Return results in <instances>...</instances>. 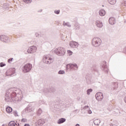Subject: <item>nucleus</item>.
I'll return each instance as SVG.
<instances>
[{"mask_svg": "<svg viewBox=\"0 0 126 126\" xmlns=\"http://www.w3.org/2000/svg\"><path fill=\"white\" fill-rule=\"evenodd\" d=\"M92 91H93L92 89H89V90L87 91V94H88V95H89V94H90V92H92Z\"/></svg>", "mask_w": 126, "mask_h": 126, "instance_id": "6ab92c4d", "label": "nucleus"}, {"mask_svg": "<svg viewBox=\"0 0 126 126\" xmlns=\"http://www.w3.org/2000/svg\"><path fill=\"white\" fill-rule=\"evenodd\" d=\"M37 51V47L36 46H31L28 49V54H32V53H35Z\"/></svg>", "mask_w": 126, "mask_h": 126, "instance_id": "39448f33", "label": "nucleus"}, {"mask_svg": "<svg viewBox=\"0 0 126 126\" xmlns=\"http://www.w3.org/2000/svg\"><path fill=\"white\" fill-rule=\"evenodd\" d=\"M95 25H96L97 27H98V28H102V27H103V23L99 21H96L95 22Z\"/></svg>", "mask_w": 126, "mask_h": 126, "instance_id": "1a4fd4ad", "label": "nucleus"}, {"mask_svg": "<svg viewBox=\"0 0 126 126\" xmlns=\"http://www.w3.org/2000/svg\"><path fill=\"white\" fill-rule=\"evenodd\" d=\"M117 2V1L116 0H109V3L110 4H115V3Z\"/></svg>", "mask_w": 126, "mask_h": 126, "instance_id": "f3484780", "label": "nucleus"}, {"mask_svg": "<svg viewBox=\"0 0 126 126\" xmlns=\"http://www.w3.org/2000/svg\"><path fill=\"white\" fill-rule=\"evenodd\" d=\"M6 111L7 113H11L12 112V108L10 107H8L6 108Z\"/></svg>", "mask_w": 126, "mask_h": 126, "instance_id": "dca6fc26", "label": "nucleus"}, {"mask_svg": "<svg viewBox=\"0 0 126 126\" xmlns=\"http://www.w3.org/2000/svg\"><path fill=\"white\" fill-rule=\"evenodd\" d=\"M43 62H44L45 63H48L50 64V63H53V59L49 58L48 57V56L45 55L43 58Z\"/></svg>", "mask_w": 126, "mask_h": 126, "instance_id": "20e7f679", "label": "nucleus"}, {"mask_svg": "<svg viewBox=\"0 0 126 126\" xmlns=\"http://www.w3.org/2000/svg\"><path fill=\"white\" fill-rule=\"evenodd\" d=\"M21 122H22V123H26V122H27V119L25 118H23L21 120Z\"/></svg>", "mask_w": 126, "mask_h": 126, "instance_id": "412c9836", "label": "nucleus"}, {"mask_svg": "<svg viewBox=\"0 0 126 126\" xmlns=\"http://www.w3.org/2000/svg\"><path fill=\"white\" fill-rule=\"evenodd\" d=\"M67 52V54H68L69 56H71V55H72V51L70 50H68Z\"/></svg>", "mask_w": 126, "mask_h": 126, "instance_id": "a211bd4d", "label": "nucleus"}, {"mask_svg": "<svg viewBox=\"0 0 126 126\" xmlns=\"http://www.w3.org/2000/svg\"><path fill=\"white\" fill-rule=\"evenodd\" d=\"M0 65L1 66V67H2V66H4V65H5V64H3V63H0Z\"/></svg>", "mask_w": 126, "mask_h": 126, "instance_id": "b1692460", "label": "nucleus"}, {"mask_svg": "<svg viewBox=\"0 0 126 126\" xmlns=\"http://www.w3.org/2000/svg\"><path fill=\"white\" fill-rule=\"evenodd\" d=\"M73 66L77 68V65L76 64H69L67 65V67L71 68V67H73Z\"/></svg>", "mask_w": 126, "mask_h": 126, "instance_id": "2eb2a0df", "label": "nucleus"}, {"mask_svg": "<svg viewBox=\"0 0 126 126\" xmlns=\"http://www.w3.org/2000/svg\"><path fill=\"white\" fill-rule=\"evenodd\" d=\"M101 44V39L98 37H94L92 41V44L94 47H98Z\"/></svg>", "mask_w": 126, "mask_h": 126, "instance_id": "f03ea898", "label": "nucleus"}, {"mask_svg": "<svg viewBox=\"0 0 126 126\" xmlns=\"http://www.w3.org/2000/svg\"><path fill=\"white\" fill-rule=\"evenodd\" d=\"M76 126H80L79 124L76 125Z\"/></svg>", "mask_w": 126, "mask_h": 126, "instance_id": "c85d7f7f", "label": "nucleus"}, {"mask_svg": "<svg viewBox=\"0 0 126 126\" xmlns=\"http://www.w3.org/2000/svg\"><path fill=\"white\" fill-rule=\"evenodd\" d=\"M65 121V119L61 118L58 121V123L60 125L61 124H63V123H64Z\"/></svg>", "mask_w": 126, "mask_h": 126, "instance_id": "4468645a", "label": "nucleus"}, {"mask_svg": "<svg viewBox=\"0 0 126 126\" xmlns=\"http://www.w3.org/2000/svg\"><path fill=\"white\" fill-rule=\"evenodd\" d=\"M40 122H42V120H39L38 121V125H42V124H43V123H40Z\"/></svg>", "mask_w": 126, "mask_h": 126, "instance_id": "393cba45", "label": "nucleus"}, {"mask_svg": "<svg viewBox=\"0 0 126 126\" xmlns=\"http://www.w3.org/2000/svg\"><path fill=\"white\" fill-rule=\"evenodd\" d=\"M13 60V58H11V59H8V63H11V62H12Z\"/></svg>", "mask_w": 126, "mask_h": 126, "instance_id": "5701e85b", "label": "nucleus"}, {"mask_svg": "<svg viewBox=\"0 0 126 126\" xmlns=\"http://www.w3.org/2000/svg\"><path fill=\"white\" fill-rule=\"evenodd\" d=\"M17 122H15L14 121H11L8 125V126H19V123H17Z\"/></svg>", "mask_w": 126, "mask_h": 126, "instance_id": "6e6552de", "label": "nucleus"}, {"mask_svg": "<svg viewBox=\"0 0 126 126\" xmlns=\"http://www.w3.org/2000/svg\"><path fill=\"white\" fill-rule=\"evenodd\" d=\"M100 123H101V121H100V120H99V119H95V120H94V124L95 126H99V125H100Z\"/></svg>", "mask_w": 126, "mask_h": 126, "instance_id": "f8f14e48", "label": "nucleus"}, {"mask_svg": "<svg viewBox=\"0 0 126 126\" xmlns=\"http://www.w3.org/2000/svg\"><path fill=\"white\" fill-rule=\"evenodd\" d=\"M89 114H92V111H91V110H89Z\"/></svg>", "mask_w": 126, "mask_h": 126, "instance_id": "a878e982", "label": "nucleus"}, {"mask_svg": "<svg viewBox=\"0 0 126 126\" xmlns=\"http://www.w3.org/2000/svg\"><path fill=\"white\" fill-rule=\"evenodd\" d=\"M55 52L58 56H63L65 54V50L63 47H58V48L55 49Z\"/></svg>", "mask_w": 126, "mask_h": 126, "instance_id": "f257e3e1", "label": "nucleus"}, {"mask_svg": "<svg viewBox=\"0 0 126 126\" xmlns=\"http://www.w3.org/2000/svg\"><path fill=\"white\" fill-rule=\"evenodd\" d=\"M2 126H4L3 125Z\"/></svg>", "mask_w": 126, "mask_h": 126, "instance_id": "c756f323", "label": "nucleus"}, {"mask_svg": "<svg viewBox=\"0 0 126 126\" xmlns=\"http://www.w3.org/2000/svg\"><path fill=\"white\" fill-rule=\"evenodd\" d=\"M125 101L126 103V96L125 97Z\"/></svg>", "mask_w": 126, "mask_h": 126, "instance_id": "cd10ccee", "label": "nucleus"}, {"mask_svg": "<svg viewBox=\"0 0 126 126\" xmlns=\"http://www.w3.org/2000/svg\"><path fill=\"white\" fill-rule=\"evenodd\" d=\"M0 40L1 41H2L3 42H6L7 40H8V37L4 35H2L0 36Z\"/></svg>", "mask_w": 126, "mask_h": 126, "instance_id": "9d476101", "label": "nucleus"}, {"mask_svg": "<svg viewBox=\"0 0 126 126\" xmlns=\"http://www.w3.org/2000/svg\"><path fill=\"white\" fill-rule=\"evenodd\" d=\"M55 13H56V14H60V10H55Z\"/></svg>", "mask_w": 126, "mask_h": 126, "instance_id": "4be33fe9", "label": "nucleus"}, {"mask_svg": "<svg viewBox=\"0 0 126 126\" xmlns=\"http://www.w3.org/2000/svg\"><path fill=\"white\" fill-rule=\"evenodd\" d=\"M99 13L100 16H104V15H105L106 14V11H105V10L102 9L99 11Z\"/></svg>", "mask_w": 126, "mask_h": 126, "instance_id": "ddd939ff", "label": "nucleus"}, {"mask_svg": "<svg viewBox=\"0 0 126 126\" xmlns=\"http://www.w3.org/2000/svg\"><path fill=\"white\" fill-rule=\"evenodd\" d=\"M24 126H30V125L29 124H25Z\"/></svg>", "mask_w": 126, "mask_h": 126, "instance_id": "bb28decb", "label": "nucleus"}, {"mask_svg": "<svg viewBox=\"0 0 126 126\" xmlns=\"http://www.w3.org/2000/svg\"><path fill=\"white\" fill-rule=\"evenodd\" d=\"M32 68V65L30 63H27L25 64L22 69L23 72L26 73L27 72H29L31 69Z\"/></svg>", "mask_w": 126, "mask_h": 126, "instance_id": "7ed1b4c3", "label": "nucleus"}, {"mask_svg": "<svg viewBox=\"0 0 126 126\" xmlns=\"http://www.w3.org/2000/svg\"><path fill=\"white\" fill-rule=\"evenodd\" d=\"M59 74H64V71L60 70V71H59Z\"/></svg>", "mask_w": 126, "mask_h": 126, "instance_id": "aec40b11", "label": "nucleus"}, {"mask_svg": "<svg viewBox=\"0 0 126 126\" xmlns=\"http://www.w3.org/2000/svg\"><path fill=\"white\" fill-rule=\"evenodd\" d=\"M70 46L71 48H76V47H78V43L75 41H71L70 42Z\"/></svg>", "mask_w": 126, "mask_h": 126, "instance_id": "0eeeda50", "label": "nucleus"}, {"mask_svg": "<svg viewBox=\"0 0 126 126\" xmlns=\"http://www.w3.org/2000/svg\"><path fill=\"white\" fill-rule=\"evenodd\" d=\"M109 22L111 25H114V24H115V18H110L109 20Z\"/></svg>", "mask_w": 126, "mask_h": 126, "instance_id": "9b49d317", "label": "nucleus"}, {"mask_svg": "<svg viewBox=\"0 0 126 126\" xmlns=\"http://www.w3.org/2000/svg\"><path fill=\"white\" fill-rule=\"evenodd\" d=\"M95 97L98 101H101L103 98V94L101 93H97L95 95Z\"/></svg>", "mask_w": 126, "mask_h": 126, "instance_id": "423d86ee", "label": "nucleus"}]
</instances>
